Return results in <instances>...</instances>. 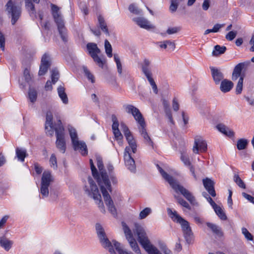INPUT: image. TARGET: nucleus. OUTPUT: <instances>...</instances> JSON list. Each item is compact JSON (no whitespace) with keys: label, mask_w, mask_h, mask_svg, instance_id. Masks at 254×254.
<instances>
[{"label":"nucleus","mask_w":254,"mask_h":254,"mask_svg":"<svg viewBox=\"0 0 254 254\" xmlns=\"http://www.w3.org/2000/svg\"><path fill=\"white\" fill-rule=\"evenodd\" d=\"M96 160L97 165L100 173H98V178H95V180L100 187L104 200L109 211L114 216H116L117 215V210L111 196L108 192V191H112L111 182L109 176L104 168L102 158L100 157H97Z\"/></svg>","instance_id":"1"},{"label":"nucleus","mask_w":254,"mask_h":254,"mask_svg":"<svg viewBox=\"0 0 254 254\" xmlns=\"http://www.w3.org/2000/svg\"><path fill=\"white\" fill-rule=\"evenodd\" d=\"M45 128L46 133L49 135H53L55 131L57 138L56 147L61 152L64 153L66 150L64 129L60 120H59L54 125H53V115L50 111L47 112L46 114Z\"/></svg>","instance_id":"2"},{"label":"nucleus","mask_w":254,"mask_h":254,"mask_svg":"<svg viewBox=\"0 0 254 254\" xmlns=\"http://www.w3.org/2000/svg\"><path fill=\"white\" fill-rule=\"evenodd\" d=\"M125 109L127 113H131L134 119L139 124V132L144 139V143L153 148V142L146 131L144 118L139 110L131 105H127Z\"/></svg>","instance_id":"3"},{"label":"nucleus","mask_w":254,"mask_h":254,"mask_svg":"<svg viewBox=\"0 0 254 254\" xmlns=\"http://www.w3.org/2000/svg\"><path fill=\"white\" fill-rule=\"evenodd\" d=\"M157 168L163 178L168 182L171 187L177 192H180L191 203H193L194 202V197L188 190L179 185L178 182L173 177L165 172L159 165H157Z\"/></svg>","instance_id":"4"},{"label":"nucleus","mask_w":254,"mask_h":254,"mask_svg":"<svg viewBox=\"0 0 254 254\" xmlns=\"http://www.w3.org/2000/svg\"><path fill=\"white\" fill-rule=\"evenodd\" d=\"M134 232L138 237V241L148 254H162L158 249L152 245L143 228L138 224H135Z\"/></svg>","instance_id":"5"},{"label":"nucleus","mask_w":254,"mask_h":254,"mask_svg":"<svg viewBox=\"0 0 254 254\" xmlns=\"http://www.w3.org/2000/svg\"><path fill=\"white\" fill-rule=\"evenodd\" d=\"M167 212L169 216L174 221L181 225L184 237L187 242L190 243L192 240L193 234L189 222L178 215L176 211H173L171 208L167 209Z\"/></svg>","instance_id":"6"},{"label":"nucleus","mask_w":254,"mask_h":254,"mask_svg":"<svg viewBox=\"0 0 254 254\" xmlns=\"http://www.w3.org/2000/svg\"><path fill=\"white\" fill-rule=\"evenodd\" d=\"M84 189L86 193L96 201L100 208L101 211L105 213V209L101 200V194L97 185L91 177L88 178V183L85 185Z\"/></svg>","instance_id":"7"},{"label":"nucleus","mask_w":254,"mask_h":254,"mask_svg":"<svg viewBox=\"0 0 254 254\" xmlns=\"http://www.w3.org/2000/svg\"><path fill=\"white\" fill-rule=\"evenodd\" d=\"M52 14L56 23L61 37L64 42L67 41V30L60 12V8L55 4H51Z\"/></svg>","instance_id":"8"},{"label":"nucleus","mask_w":254,"mask_h":254,"mask_svg":"<svg viewBox=\"0 0 254 254\" xmlns=\"http://www.w3.org/2000/svg\"><path fill=\"white\" fill-rule=\"evenodd\" d=\"M249 64V62L240 63L237 64L233 69L232 74V80H237L239 78L236 88V93L237 94L241 93L242 91L244 75L242 74V71L243 69L247 67Z\"/></svg>","instance_id":"9"},{"label":"nucleus","mask_w":254,"mask_h":254,"mask_svg":"<svg viewBox=\"0 0 254 254\" xmlns=\"http://www.w3.org/2000/svg\"><path fill=\"white\" fill-rule=\"evenodd\" d=\"M53 182L54 179L51 172L48 170L45 171L42 174L40 188V192L43 198L47 197L49 196V188L51 184Z\"/></svg>","instance_id":"10"},{"label":"nucleus","mask_w":254,"mask_h":254,"mask_svg":"<svg viewBox=\"0 0 254 254\" xmlns=\"http://www.w3.org/2000/svg\"><path fill=\"white\" fill-rule=\"evenodd\" d=\"M68 129L74 150H79L82 155H86L87 149L86 144L78 140L77 132L74 128L69 127Z\"/></svg>","instance_id":"11"},{"label":"nucleus","mask_w":254,"mask_h":254,"mask_svg":"<svg viewBox=\"0 0 254 254\" xmlns=\"http://www.w3.org/2000/svg\"><path fill=\"white\" fill-rule=\"evenodd\" d=\"M86 47L89 54L94 61L99 67L103 68L105 61L98 55L100 53L101 51L97 47V44L94 43H89L87 44Z\"/></svg>","instance_id":"12"},{"label":"nucleus","mask_w":254,"mask_h":254,"mask_svg":"<svg viewBox=\"0 0 254 254\" xmlns=\"http://www.w3.org/2000/svg\"><path fill=\"white\" fill-rule=\"evenodd\" d=\"M6 10L8 15L11 17V23L14 25L20 18L21 14V7L16 5L11 0H9L6 5Z\"/></svg>","instance_id":"13"},{"label":"nucleus","mask_w":254,"mask_h":254,"mask_svg":"<svg viewBox=\"0 0 254 254\" xmlns=\"http://www.w3.org/2000/svg\"><path fill=\"white\" fill-rule=\"evenodd\" d=\"M95 227L98 237L103 247L105 248H108L109 251L111 254H116V252L113 249V246L106 237L102 226L100 224L97 223L96 224Z\"/></svg>","instance_id":"14"},{"label":"nucleus","mask_w":254,"mask_h":254,"mask_svg":"<svg viewBox=\"0 0 254 254\" xmlns=\"http://www.w3.org/2000/svg\"><path fill=\"white\" fill-rule=\"evenodd\" d=\"M123 226L126 238L127 240L130 247L135 253L138 254H141L140 250L135 240L133 237L131 230L124 223H123Z\"/></svg>","instance_id":"15"},{"label":"nucleus","mask_w":254,"mask_h":254,"mask_svg":"<svg viewBox=\"0 0 254 254\" xmlns=\"http://www.w3.org/2000/svg\"><path fill=\"white\" fill-rule=\"evenodd\" d=\"M121 127L122 131L124 133L126 138L129 144L128 147H129V151H130V149H131L132 152L135 153L136 151L137 147L135 139H134L128 127L126 125L122 124L121 125Z\"/></svg>","instance_id":"16"},{"label":"nucleus","mask_w":254,"mask_h":254,"mask_svg":"<svg viewBox=\"0 0 254 254\" xmlns=\"http://www.w3.org/2000/svg\"><path fill=\"white\" fill-rule=\"evenodd\" d=\"M51 63L52 60L50 56L48 54L45 53L41 59V65L38 73L40 76L44 75L47 72Z\"/></svg>","instance_id":"17"},{"label":"nucleus","mask_w":254,"mask_h":254,"mask_svg":"<svg viewBox=\"0 0 254 254\" xmlns=\"http://www.w3.org/2000/svg\"><path fill=\"white\" fill-rule=\"evenodd\" d=\"M207 149L206 141L201 137H197L195 138L192 150L193 153L198 154L199 151L204 152Z\"/></svg>","instance_id":"18"},{"label":"nucleus","mask_w":254,"mask_h":254,"mask_svg":"<svg viewBox=\"0 0 254 254\" xmlns=\"http://www.w3.org/2000/svg\"><path fill=\"white\" fill-rule=\"evenodd\" d=\"M125 163L128 170L131 172L135 170V165L134 159L131 156L129 147H126L124 152Z\"/></svg>","instance_id":"19"},{"label":"nucleus","mask_w":254,"mask_h":254,"mask_svg":"<svg viewBox=\"0 0 254 254\" xmlns=\"http://www.w3.org/2000/svg\"><path fill=\"white\" fill-rule=\"evenodd\" d=\"M132 20L142 28L149 30L155 28L147 19L143 17H134Z\"/></svg>","instance_id":"20"},{"label":"nucleus","mask_w":254,"mask_h":254,"mask_svg":"<svg viewBox=\"0 0 254 254\" xmlns=\"http://www.w3.org/2000/svg\"><path fill=\"white\" fill-rule=\"evenodd\" d=\"M181 159L185 165L190 166V170L194 180L196 181L198 180L199 178V173L197 172L195 173L194 168L193 166L191 165V163L189 157L185 154L182 153Z\"/></svg>","instance_id":"21"},{"label":"nucleus","mask_w":254,"mask_h":254,"mask_svg":"<svg viewBox=\"0 0 254 254\" xmlns=\"http://www.w3.org/2000/svg\"><path fill=\"white\" fill-rule=\"evenodd\" d=\"M211 75L216 84H219L224 79V74L219 69L214 67H210Z\"/></svg>","instance_id":"22"},{"label":"nucleus","mask_w":254,"mask_h":254,"mask_svg":"<svg viewBox=\"0 0 254 254\" xmlns=\"http://www.w3.org/2000/svg\"><path fill=\"white\" fill-rule=\"evenodd\" d=\"M203 186L208 192L212 196H216V192L214 190V182L210 179L206 178L202 180Z\"/></svg>","instance_id":"23"},{"label":"nucleus","mask_w":254,"mask_h":254,"mask_svg":"<svg viewBox=\"0 0 254 254\" xmlns=\"http://www.w3.org/2000/svg\"><path fill=\"white\" fill-rule=\"evenodd\" d=\"M220 90L223 93L229 92L233 87V83L227 79H224L220 83Z\"/></svg>","instance_id":"24"},{"label":"nucleus","mask_w":254,"mask_h":254,"mask_svg":"<svg viewBox=\"0 0 254 254\" xmlns=\"http://www.w3.org/2000/svg\"><path fill=\"white\" fill-rule=\"evenodd\" d=\"M150 65L151 62L146 59L144 60L143 63L141 64L142 71L146 78L152 76Z\"/></svg>","instance_id":"25"},{"label":"nucleus","mask_w":254,"mask_h":254,"mask_svg":"<svg viewBox=\"0 0 254 254\" xmlns=\"http://www.w3.org/2000/svg\"><path fill=\"white\" fill-rule=\"evenodd\" d=\"M13 244V242L7 239L5 237H0V246L6 251L9 250Z\"/></svg>","instance_id":"26"},{"label":"nucleus","mask_w":254,"mask_h":254,"mask_svg":"<svg viewBox=\"0 0 254 254\" xmlns=\"http://www.w3.org/2000/svg\"><path fill=\"white\" fill-rule=\"evenodd\" d=\"M216 127L219 131L225 134L226 135L229 137L234 136L235 134L234 131L230 129L225 125L223 124H218Z\"/></svg>","instance_id":"27"},{"label":"nucleus","mask_w":254,"mask_h":254,"mask_svg":"<svg viewBox=\"0 0 254 254\" xmlns=\"http://www.w3.org/2000/svg\"><path fill=\"white\" fill-rule=\"evenodd\" d=\"M57 90L59 96L63 103L64 104H67L68 103V99L65 92V88L63 86L60 85L58 87Z\"/></svg>","instance_id":"28"},{"label":"nucleus","mask_w":254,"mask_h":254,"mask_svg":"<svg viewBox=\"0 0 254 254\" xmlns=\"http://www.w3.org/2000/svg\"><path fill=\"white\" fill-rule=\"evenodd\" d=\"M206 225L211 230L212 232L217 236L222 237L223 235V233L221 228L217 225L210 222H207Z\"/></svg>","instance_id":"29"},{"label":"nucleus","mask_w":254,"mask_h":254,"mask_svg":"<svg viewBox=\"0 0 254 254\" xmlns=\"http://www.w3.org/2000/svg\"><path fill=\"white\" fill-rule=\"evenodd\" d=\"M163 106L165 109L166 115L167 117L168 118L170 123L172 125L174 124V122L172 118L171 111L170 110V109L169 108V102L166 100H163Z\"/></svg>","instance_id":"30"},{"label":"nucleus","mask_w":254,"mask_h":254,"mask_svg":"<svg viewBox=\"0 0 254 254\" xmlns=\"http://www.w3.org/2000/svg\"><path fill=\"white\" fill-rule=\"evenodd\" d=\"M16 155L18 160L23 162L27 155L26 150L24 148H16Z\"/></svg>","instance_id":"31"},{"label":"nucleus","mask_w":254,"mask_h":254,"mask_svg":"<svg viewBox=\"0 0 254 254\" xmlns=\"http://www.w3.org/2000/svg\"><path fill=\"white\" fill-rule=\"evenodd\" d=\"M98 20L99 26L101 30L106 34L109 35L108 29L104 18L102 16L99 15L98 17Z\"/></svg>","instance_id":"32"},{"label":"nucleus","mask_w":254,"mask_h":254,"mask_svg":"<svg viewBox=\"0 0 254 254\" xmlns=\"http://www.w3.org/2000/svg\"><path fill=\"white\" fill-rule=\"evenodd\" d=\"M213 209L216 214L221 220H227V216L222 208L220 206L217 205L216 207H214Z\"/></svg>","instance_id":"33"},{"label":"nucleus","mask_w":254,"mask_h":254,"mask_svg":"<svg viewBox=\"0 0 254 254\" xmlns=\"http://www.w3.org/2000/svg\"><path fill=\"white\" fill-rule=\"evenodd\" d=\"M226 50V48L225 46H220L218 45L214 47V50L212 52V55L213 56H218L219 55L224 54Z\"/></svg>","instance_id":"34"},{"label":"nucleus","mask_w":254,"mask_h":254,"mask_svg":"<svg viewBox=\"0 0 254 254\" xmlns=\"http://www.w3.org/2000/svg\"><path fill=\"white\" fill-rule=\"evenodd\" d=\"M113 245L119 254H133L131 252H128L123 249L120 243L116 241H113Z\"/></svg>","instance_id":"35"},{"label":"nucleus","mask_w":254,"mask_h":254,"mask_svg":"<svg viewBox=\"0 0 254 254\" xmlns=\"http://www.w3.org/2000/svg\"><path fill=\"white\" fill-rule=\"evenodd\" d=\"M248 140L245 138L239 139L237 143V147L238 150H243L247 148L248 144Z\"/></svg>","instance_id":"36"},{"label":"nucleus","mask_w":254,"mask_h":254,"mask_svg":"<svg viewBox=\"0 0 254 254\" xmlns=\"http://www.w3.org/2000/svg\"><path fill=\"white\" fill-rule=\"evenodd\" d=\"M114 61L117 64V70L119 74L121 75L122 73V64L118 54H115L114 55Z\"/></svg>","instance_id":"37"},{"label":"nucleus","mask_w":254,"mask_h":254,"mask_svg":"<svg viewBox=\"0 0 254 254\" xmlns=\"http://www.w3.org/2000/svg\"><path fill=\"white\" fill-rule=\"evenodd\" d=\"M129 11L135 15H139L142 13V10L139 9L135 4L132 3L129 5Z\"/></svg>","instance_id":"38"},{"label":"nucleus","mask_w":254,"mask_h":254,"mask_svg":"<svg viewBox=\"0 0 254 254\" xmlns=\"http://www.w3.org/2000/svg\"><path fill=\"white\" fill-rule=\"evenodd\" d=\"M152 212V209L150 207H146L141 211L139 214V218L143 219Z\"/></svg>","instance_id":"39"},{"label":"nucleus","mask_w":254,"mask_h":254,"mask_svg":"<svg viewBox=\"0 0 254 254\" xmlns=\"http://www.w3.org/2000/svg\"><path fill=\"white\" fill-rule=\"evenodd\" d=\"M116 140L118 141L119 144L122 146L123 144V136L121 133L120 130H117L113 131Z\"/></svg>","instance_id":"40"},{"label":"nucleus","mask_w":254,"mask_h":254,"mask_svg":"<svg viewBox=\"0 0 254 254\" xmlns=\"http://www.w3.org/2000/svg\"><path fill=\"white\" fill-rule=\"evenodd\" d=\"M105 49L107 56L111 58L113 56L112 48L110 42L107 40H106L105 41Z\"/></svg>","instance_id":"41"},{"label":"nucleus","mask_w":254,"mask_h":254,"mask_svg":"<svg viewBox=\"0 0 254 254\" xmlns=\"http://www.w3.org/2000/svg\"><path fill=\"white\" fill-rule=\"evenodd\" d=\"M234 181L237 185L242 189H246V185L243 180L240 178L239 176L235 174L234 176Z\"/></svg>","instance_id":"42"},{"label":"nucleus","mask_w":254,"mask_h":254,"mask_svg":"<svg viewBox=\"0 0 254 254\" xmlns=\"http://www.w3.org/2000/svg\"><path fill=\"white\" fill-rule=\"evenodd\" d=\"M28 97L32 103H34L37 99V94L35 89H30L28 92Z\"/></svg>","instance_id":"43"},{"label":"nucleus","mask_w":254,"mask_h":254,"mask_svg":"<svg viewBox=\"0 0 254 254\" xmlns=\"http://www.w3.org/2000/svg\"><path fill=\"white\" fill-rule=\"evenodd\" d=\"M51 72L52 82L53 84H55L59 79V72L57 68L53 69Z\"/></svg>","instance_id":"44"},{"label":"nucleus","mask_w":254,"mask_h":254,"mask_svg":"<svg viewBox=\"0 0 254 254\" xmlns=\"http://www.w3.org/2000/svg\"><path fill=\"white\" fill-rule=\"evenodd\" d=\"M242 233L244 235L245 238L249 241L253 240V236L247 230V228L243 227L242 228Z\"/></svg>","instance_id":"45"},{"label":"nucleus","mask_w":254,"mask_h":254,"mask_svg":"<svg viewBox=\"0 0 254 254\" xmlns=\"http://www.w3.org/2000/svg\"><path fill=\"white\" fill-rule=\"evenodd\" d=\"M147 79L148 81H149L150 85L151 86L154 93L156 94H157L158 93L157 86L154 79L152 77V76L147 77Z\"/></svg>","instance_id":"46"},{"label":"nucleus","mask_w":254,"mask_h":254,"mask_svg":"<svg viewBox=\"0 0 254 254\" xmlns=\"http://www.w3.org/2000/svg\"><path fill=\"white\" fill-rule=\"evenodd\" d=\"M90 164L93 177L95 179V178H98V171L95 167L92 159L90 160Z\"/></svg>","instance_id":"47"},{"label":"nucleus","mask_w":254,"mask_h":254,"mask_svg":"<svg viewBox=\"0 0 254 254\" xmlns=\"http://www.w3.org/2000/svg\"><path fill=\"white\" fill-rule=\"evenodd\" d=\"M50 163L51 167H53L54 169H56L57 168V158L55 154H52L50 158Z\"/></svg>","instance_id":"48"},{"label":"nucleus","mask_w":254,"mask_h":254,"mask_svg":"<svg viewBox=\"0 0 254 254\" xmlns=\"http://www.w3.org/2000/svg\"><path fill=\"white\" fill-rule=\"evenodd\" d=\"M179 3L177 1V0H171V5L170 6V10L172 12H175L178 8Z\"/></svg>","instance_id":"49"},{"label":"nucleus","mask_w":254,"mask_h":254,"mask_svg":"<svg viewBox=\"0 0 254 254\" xmlns=\"http://www.w3.org/2000/svg\"><path fill=\"white\" fill-rule=\"evenodd\" d=\"M83 69L85 74L88 79L90 80L92 83H94L95 82L94 75L89 71V70H88L86 67H84Z\"/></svg>","instance_id":"50"},{"label":"nucleus","mask_w":254,"mask_h":254,"mask_svg":"<svg viewBox=\"0 0 254 254\" xmlns=\"http://www.w3.org/2000/svg\"><path fill=\"white\" fill-rule=\"evenodd\" d=\"M23 75L25 81L29 83L31 79V77L30 74V71L28 68H26L24 70Z\"/></svg>","instance_id":"51"},{"label":"nucleus","mask_w":254,"mask_h":254,"mask_svg":"<svg viewBox=\"0 0 254 254\" xmlns=\"http://www.w3.org/2000/svg\"><path fill=\"white\" fill-rule=\"evenodd\" d=\"M112 121L113 122L112 125L113 131L119 130L118 121L115 116H112Z\"/></svg>","instance_id":"52"},{"label":"nucleus","mask_w":254,"mask_h":254,"mask_svg":"<svg viewBox=\"0 0 254 254\" xmlns=\"http://www.w3.org/2000/svg\"><path fill=\"white\" fill-rule=\"evenodd\" d=\"M5 38L3 33L0 31V48L2 51L4 50Z\"/></svg>","instance_id":"53"},{"label":"nucleus","mask_w":254,"mask_h":254,"mask_svg":"<svg viewBox=\"0 0 254 254\" xmlns=\"http://www.w3.org/2000/svg\"><path fill=\"white\" fill-rule=\"evenodd\" d=\"M237 35V32L231 31L229 32L226 35V38L229 41L233 40Z\"/></svg>","instance_id":"54"},{"label":"nucleus","mask_w":254,"mask_h":254,"mask_svg":"<svg viewBox=\"0 0 254 254\" xmlns=\"http://www.w3.org/2000/svg\"><path fill=\"white\" fill-rule=\"evenodd\" d=\"M177 200H178V203L179 204H180L181 205H182L184 207H186L189 209H190V205L184 199H183L182 198H178Z\"/></svg>","instance_id":"55"},{"label":"nucleus","mask_w":254,"mask_h":254,"mask_svg":"<svg viewBox=\"0 0 254 254\" xmlns=\"http://www.w3.org/2000/svg\"><path fill=\"white\" fill-rule=\"evenodd\" d=\"M242 195L244 197H245L246 199H247L248 200L250 201L251 202L254 204V197L253 196L247 194L246 192H242Z\"/></svg>","instance_id":"56"},{"label":"nucleus","mask_w":254,"mask_h":254,"mask_svg":"<svg viewBox=\"0 0 254 254\" xmlns=\"http://www.w3.org/2000/svg\"><path fill=\"white\" fill-rule=\"evenodd\" d=\"M167 49L171 51H173L175 49V44L174 42L169 40H167Z\"/></svg>","instance_id":"57"},{"label":"nucleus","mask_w":254,"mask_h":254,"mask_svg":"<svg viewBox=\"0 0 254 254\" xmlns=\"http://www.w3.org/2000/svg\"><path fill=\"white\" fill-rule=\"evenodd\" d=\"M34 169L36 173L38 175L41 174L43 168L37 163L34 164Z\"/></svg>","instance_id":"58"},{"label":"nucleus","mask_w":254,"mask_h":254,"mask_svg":"<svg viewBox=\"0 0 254 254\" xmlns=\"http://www.w3.org/2000/svg\"><path fill=\"white\" fill-rule=\"evenodd\" d=\"M225 24H216L215 25H214V26H213V28H212V31H213V32H217L219 31V29H221V28L223 27L224 26Z\"/></svg>","instance_id":"59"},{"label":"nucleus","mask_w":254,"mask_h":254,"mask_svg":"<svg viewBox=\"0 0 254 254\" xmlns=\"http://www.w3.org/2000/svg\"><path fill=\"white\" fill-rule=\"evenodd\" d=\"M210 6V0H204L202 5V7L204 10H207L208 9Z\"/></svg>","instance_id":"60"},{"label":"nucleus","mask_w":254,"mask_h":254,"mask_svg":"<svg viewBox=\"0 0 254 254\" xmlns=\"http://www.w3.org/2000/svg\"><path fill=\"white\" fill-rule=\"evenodd\" d=\"M179 30L180 29L177 27L169 28L167 29V33L168 34H173L177 33Z\"/></svg>","instance_id":"61"},{"label":"nucleus","mask_w":254,"mask_h":254,"mask_svg":"<svg viewBox=\"0 0 254 254\" xmlns=\"http://www.w3.org/2000/svg\"><path fill=\"white\" fill-rule=\"evenodd\" d=\"M173 108L175 111H177L179 109V104L176 98L173 100Z\"/></svg>","instance_id":"62"},{"label":"nucleus","mask_w":254,"mask_h":254,"mask_svg":"<svg viewBox=\"0 0 254 254\" xmlns=\"http://www.w3.org/2000/svg\"><path fill=\"white\" fill-rule=\"evenodd\" d=\"M26 6L31 11H34L35 10L34 4L30 1H28L26 0Z\"/></svg>","instance_id":"63"},{"label":"nucleus","mask_w":254,"mask_h":254,"mask_svg":"<svg viewBox=\"0 0 254 254\" xmlns=\"http://www.w3.org/2000/svg\"><path fill=\"white\" fill-rule=\"evenodd\" d=\"M161 249L164 254H172V252L167 248L166 245H162L161 247Z\"/></svg>","instance_id":"64"}]
</instances>
